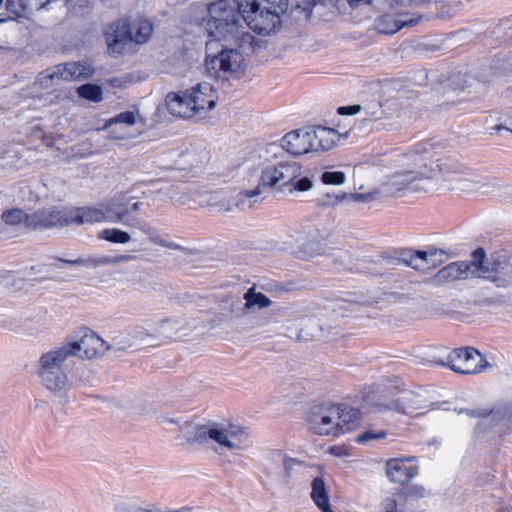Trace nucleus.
Returning <instances> with one entry per match:
<instances>
[{
	"instance_id": "nucleus-6",
	"label": "nucleus",
	"mask_w": 512,
	"mask_h": 512,
	"mask_svg": "<svg viewBox=\"0 0 512 512\" xmlns=\"http://www.w3.org/2000/svg\"><path fill=\"white\" fill-rule=\"evenodd\" d=\"M193 441L207 445L219 455L228 451H243L249 447V435L242 428H224L219 425H202L196 429Z\"/></svg>"
},
{
	"instance_id": "nucleus-32",
	"label": "nucleus",
	"mask_w": 512,
	"mask_h": 512,
	"mask_svg": "<svg viewBox=\"0 0 512 512\" xmlns=\"http://www.w3.org/2000/svg\"><path fill=\"white\" fill-rule=\"evenodd\" d=\"M277 169V175L282 185L292 182L301 173V167L296 162L280 163L275 166Z\"/></svg>"
},
{
	"instance_id": "nucleus-43",
	"label": "nucleus",
	"mask_w": 512,
	"mask_h": 512,
	"mask_svg": "<svg viewBox=\"0 0 512 512\" xmlns=\"http://www.w3.org/2000/svg\"><path fill=\"white\" fill-rule=\"evenodd\" d=\"M26 218V213L22 209H10L2 214V220L9 225L20 224Z\"/></svg>"
},
{
	"instance_id": "nucleus-56",
	"label": "nucleus",
	"mask_w": 512,
	"mask_h": 512,
	"mask_svg": "<svg viewBox=\"0 0 512 512\" xmlns=\"http://www.w3.org/2000/svg\"><path fill=\"white\" fill-rule=\"evenodd\" d=\"M347 1L353 7H356L360 4H371L372 3V0H347Z\"/></svg>"
},
{
	"instance_id": "nucleus-25",
	"label": "nucleus",
	"mask_w": 512,
	"mask_h": 512,
	"mask_svg": "<svg viewBox=\"0 0 512 512\" xmlns=\"http://www.w3.org/2000/svg\"><path fill=\"white\" fill-rule=\"evenodd\" d=\"M310 496L322 512H334L330 507L328 492L322 477H315L312 480Z\"/></svg>"
},
{
	"instance_id": "nucleus-2",
	"label": "nucleus",
	"mask_w": 512,
	"mask_h": 512,
	"mask_svg": "<svg viewBox=\"0 0 512 512\" xmlns=\"http://www.w3.org/2000/svg\"><path fill=\"white\" fill-rule=\"evenodd\" d=\"M474 258L472 262H453L443 267L435 275L436 282L442 284L462 280L477 273L478 277H483L496 288L503 289L500 294L502 298L512 300V268L509 267L505 255L497 254L490 261H484V251L478 248L474 252Z\"/></svg>"
},
{
	"instance_id": "nucleus-22",
	"label": "nucleus",
	"mask_w": 512,
	"mask_h": 512,
	"mask_svg": "<svg viewBox=\"0 0 512 512\" xmlns=\"http://www.w3.org/2000/svg\"><path fill=\"white\" fill-rule=\"evenodd\" d=\"M37 223L43 227H63L72 224L71 214L59 210H42L35 214Z\"/></svg>"
},
{
	"instance_id": "nucleus-34",
	"label": "nucleus",
	"mask_w": 512,
	"mask_h": 512,
	"mask_svg": "<svg viewBox=\"0 0 512 512\" xmlns=\"http://www.w3.org/2000/svg\"><path fill=\"white\" fill-rule=\"evenodd\" d=\"M152 25L149 21H139L131 26L132 42L137 44L145 43L151 36Z\"/></svg>"
},
{
	"instance_id": "nucleus-48",
	"label": "nucleus",
	"mask_w": 512,
	"mask_h": 512,
	"mask_svg": "<svg viewBox=\"0 0 512 512\" xmlns=\"http://www.w3.org/2000/svg\"><path fill=\"white\" fill-rule=\"evenodd\" d=\"M420 2L421 0H390V6L396 11H403L409 7L418 5Z\"/></svg>"
},
{
	"instance_id": "nucleus-64",
	"label": "nucleus",
	"mask_w": 512,
	"mask_h": 512,
	"mask_svg": "<svg viewBox=\"0 0 512 512\" xmlns=\"http://www.w3.org/2000/svg\"><path fill=\"white\" fill-rule=\"evenodd\" d=\"M0 22H2V20L0 19Z\"/></svg>"
},
{
	"instance_id": "nucleus-21",
	"label": "nucleus",
	"mask_w": 512,
	"mask_h": 512,
	"mask_svg": "<svg viewBox=\"0 0 512 512\" xmlns=\"http://www.w3.org/2000/svg\"><path fill=\"white\" fill-rule=\"evenodd\" d=\"M299 326L300 330L296 336L299 341L317 340L324 336V326L316 317L300 319Z\"/></svg>"
},
{
	"instance_id": "nucleus-13",
	"label": "nucleus",
	"mask_w": 512,
	"mask_h": 512,
	"mask_svg": "<svg viewBox=\"0 0 512 512\" xmlns=\"http://www.w3.org/2000/svg\"><path fill=\"white\" fill-rule=\"evenodd\" d=\"M64 344L71 350L72 357L81 359H92L107 352L106 341L90 330L85 331L78 340Z\"/></svg>"
},
{
	"instance_id": "nucleus-54",
	"label": "nucleus",
	"mask_w": 512,
	"mask_h": 512,
	"mask_svg": "<svg viewBox=\"0 0 512 512\" xmlns=\"http://www.w3.org/2000/svg\"><path fill=\"white\" fill-rule=\"evenodd\" d=\"M127 137H128V135L126 133H119V132H116L115 130H111L109 132L110 139L122 140V139H126Z\"/></svg>"
},
{
	"instance_id": "nucleus-15",
	"label": "nucleus",
	"mask_w": 512,
	"mask_h": 512,
	"mask_svg": "<svg viewBox=\"0 0 512 512\" xmlns=\"http://www.w3.org/2000/svg\"><path fill=\"white\" fill-rule=\"evenodd\" d=\"M485 360L474 348L453 350L447 357L448 366L461 374L479 372L484 366Z\"/></svg>"
},
{
	"instance_id": "nucleus-12",
	"label": "nucleus",
	"mask_w": 512,
	"mask_h": 512,
	"mask_svg": "<svg viewBox=\"0 0 512 512\" xmlns=\"http://www.w3.org/2000/svg\"><path fill=\"white\" fill-rule=\"evenodd\" d=\"M427 402L425 394L405 390L400 392L395 399L389 402L375 404L374 411L382 412L385 410H392L399 413L411 414L415 411L426 408L428 406Z\"/></svg>"
},
{
	"instance_id": "nucleus-39",
	"label": "nucleus",
	"mask_w": 512,
	"mask_h": 512,
	"mask_svg": "<svg viewBox=\"0 0 512 512\" xmlns=\"http://www.w3.org/2000/svg\"><path fill=\"white\" fill-rule=\"evenodd\" d=\"M130 332L134 347L140 344H152L155 339L153 333L141 326L130 329Z\"/></svg>"
},
{
	"instance_id": "nucleus-35",
	"label": "nucleus",
	"mask_w": 512,
	"mask_h": 512,
	"mask_svg": "<svg viewBox=\"0 0 512 512\" xmlns=\"http://www.w3.org/2000/svg\"><path fill=\"white\" fill-rule=\"evenodd\" d=\"M246 300L245 308L251 309L254 306L258 308H267L272 304V301L263 293L255 292L254 288L248 289L244 294Z\"/></svg>"
},
{
	"instance_id": "nucleus-11",
	"label": "nucleus",
	"mask_w": 512,
	"mask_h": 512,
	"mask_svg": "<svg viewBox=\"0 0 512 512\" xmlns=\"http://www.w3.org/2000/svg\"><path fill=\"white\" fill-rule=\"evenodd\" d=\"M338 414L336 404H322L313 407L307 418L309 429L318 435L338 436Z\"/></svg>"
},
{
	"instance_id": "nucleus-44",
	"label": "nucleus",
	"mask_w": 512,
	"mask_h": 512,
	"mask_svg": "<svg viewBox=\"0 0 512 512\" xmlns=\"http://www.w3.org/2000/svg\"><path fill=\"white\" fill-rule=\"evenodd\" d=\"M135 119H136V117H135L134 112L125 111V112L118 114L116 117L111 118L108 121V123L105 125V127H108V126H111L112 124H117V123H124V124L131 126V125L135 124Z\"/></svg>"
},
{
	"instance_id": "nucleus-57",
	"label": "nucleus",
	"mask_w": 512,
	"mask_h": 512,
	"mask_svg": "<svg viewBox=\"0 0 512 512\" xmlns=\"http://www.w3.org/2000/svg\"><path fill=\"white\" fill-rule=\"evenodd\" d=\"M142 205L143 204L141 202H134L132 204L129 202L130 213L139 211Z\"/></svg>"
},
{
	"instance_id": "nucleus-49",
	"label": "nucleus",
	"mask_w": 512,
	"mask_h": 512,
	"mask_svg": "<svg viewBox=\"0 0 512 512\" xmlns=\"http://www.w3.org/2000/svg\"><path fill=\"white\" fill-rule=\"evenodd\" d=\"M288 458L287 454H285L281 450H275L270 453L268 457V461L273 465L281 464L283 466L284 462Z\"/></svg>"
},
{
	"instance_id": "nucleus-1",
	"label": "nucleus",
	"mask_w": 512,
	"mask_h": 512,
	"mask_svg": "<svg viewBox=\"0 0 512 512\" xmlns=\"http://www.w3.org/2000/svg\"><path fill=\"white\" fill-rule=\"evenodd\" d=\"M399 165L418 181L431 179L438 171L441 188L461 192H477L484 187L481 177L451 156L437 157L427 145L419 144L399 160Z\"/></svg>"
},
{
	"instance_id": "nucleus-40",
	"label": "nucleus",
	"mask_w": 512,
	"mask_h": 512,
	"mask_svg": "<svg viewBox=\"0 0 512 512\" xmlns=\"http://www.w3.org/2000/svg\"><path fill=\"white\" fill-rule=\"evenodd\" d=\"M65 262L71 265L85 266L89 268H96L99 266L108 265L107 256L79 258L76 260H66Z\"/></svg>"
},
{
	"instance_id": "nucleus-28",
	"label": "nucleus",
	"mask_w": 512,
	"mask_h": 512,
	"mask_svg": "<svg viewBox=\"0 0 512 512\" xmlns=\"http://www.w3.org/2000/svg\"><path fill=\"white\" fill-rule=\"evenodd\" d=\"M379 195L378 191H373L370 193H353V194H338V195H329L327 194V200L324 202L325 205H337L343 199L349 198L353 202H361V203H369L377 199Z\"/></svg>"
},
{
	"instance_id": "nucleus-36",
	"label": "nucleus",
	"mask_w": 512,
	"mask_h": 512,
	"mask_svg": "<svg viewBox=\"0 0 512 512\" xmlns=\"http://www.w3.org/2000/svg\"><path fill=\"white\" fill-rule=\"evenodd\" d=\"M275 166L266 167L260 176L259 183L256 188H260L261 194L265 188H272L281 183L277 175Z\"/></svg>"
},
{
	"instance_id": "nucleus-33",
	"label": "nucleus",
	"mask_w": 512,
	"mask_h": 512,
	"mask_svg": "<svg viewBox=\"0 0 512 512\" xmlns=\"http://www.w3.org/2000/svg\"><path fill=\"white\" fill-rule=\"evenodd\" d=\"M259 195H261L260 188L241 191L235 197V205L242 211L252 209Z\"/></svg>"
},
{
	"instance_id": "nucleus-63",
	"label": "nucleus",
	"mask_w": 512,
	"mask_h": 512,
	"mask_svg": "<svg viewBox=\"0 0 512 512\" xmlns=\"http://www.w3.org/2000/svg\"><path fill=\"white\" fill-rule=\"evenodd\" d=\"M3 3V0H0V5Z\"/></svg>"
},
{
	"instance_id": "nucleus-23",
	"label": "nucleus",
	"mask_w": 512,
	"mask_h": 512,
	"mask_svg": "<svg viewBox=\"0 0 512 512\" xmlns=\"http://www.w3.org/2000/svg\"><path fill=\"white\" fill-rule=\"evenodd\" d=\"M71 218L72 224L76 225L106 221L102 204L98 207L78 208L75 213L71 214Z\"/></svg>"
},
{
	"instance_id": "nucleus-55",
	"label": "nucleus",
	"mask_w": 512,
	"mask_h": 512,
	"mask_svg": "<svg viewBox=\"0 0 512 512\" xmlns=\"http://www.w3.org/2000/svg\"><path fill=\"white\" fill-rule=\"evenodd\" d=\"M120 408L129 413H132L135 409L132 403H130L128 400H121Z\"/></svg>"
},
{
	"instance_id": "nucleus-37",
	"label": "nucleus",
	"mask_w": 512,
	"mask_h": 512,
	"mask_svg": "<svg viewBox=\"0 0 512 512\" xmlns=\"http://www.w3.org/2000/svg\"><path fill=\"white\" fill-rule=\"evenodd\" d=\"M99 238L118 244H125L131 241V236L128 232L117 228L104 229L99 234Z\"/></svg>"
},
{
	"instance_id": "nucleus-59",
	"label": "nucleus",
	"mask_w": 512,
	"mask_h": 512,
	"mask_svg": "<svg viewBox=\"0 0 512 512\" xmlns=\"http://www.w3.org/2000/svg\"><path fill=\"white\" fill-rule=\"evenodd\" d=\"M367 114H368L369 116H371V117H374V118H378V117H379V115H380V113H379L378 109H377V110H373V111H371V112H368Z\"/></svg>"
},
{
	"instance_id": "nucleus-14",
	"label": "nucleus",
	"mask_w": 512,
	"mask_h": 512,
	"mask_svg": "<svg viewBox=\"0 0 512 512\" xmlns=\"http://www.w3.org/2000/svg\"><path fill=\"white\" fill-rule=\"evenodd\" d=\"M218 96L213 86L208 82L198 83L188 89V103L191 104L193 117H203L214 109Z\"/></svg>"
},
{
	"instance_id": "nucleus-60",
	"label": "nucleus",
	"mask_w": 512,
	"mask_h": 512,
	"mask_svg": "<svg viewBox=\"0 0 512 512\" xmlns=\"http://www.w3.org/2000/svg\"><path fill=\"white\" fill-rule=\"evenodd\" d=\"M492 129H493V130H496V131H500V130H502V129L508 130V128L503 127V126H501V125H495Z\"/></svg>"
},
{
	"instance_id": "nucleus-8",
	"label": "nucleus",
	"mask_w": 512,
	"mask_h": 512,
	"mask_svg": "<svg viewBox=\"0 0 512 512\" xmlns=\"http://www.w3.org/2000/svg\"><path fill=\"white\" fill-rule=\"evenodd\" d=\"M251 30L268 35L281 25L288 9V0H241Z\"/></svg>"
},
{
	"instance_id": "nucleus-7",
	"label": "nucleus",
	"mask_w": 512,
	"mask_h": 512,
	"mask_svg": "<svg viewBox=\"0 0 512 512\" xmlns=\"http://www.w3.org/2000/svg\"><path fill=\"white\" fill-rule=\"evenodd\" d=\"M102 206L107 222L122 223L131 228H138L147 235L148 239L152 243L164 248L172 250L180 248L179 245L169 239L168 234L161 233L157 228L152 227L143 220L129 218V200H127L123 195L112 198L107 203L102 204Z\"/></svg>"
},
{
	"instance_id": "nucleus-31",
	"label": "nucleus",
	"mask_w": 512,
	"mask_h": 512,
	"mask_svg": "<svg viewBox=\"0 0 512 512\" xmlns=\"http://www.w3.org/2000/svg\"><path fill=\"white\" fill-rule=\"evenodd\" d=\"M107 351L121 352L134 347L130 330L121 331L115 334L110 343L106 342Z\"/></svg>"
},
{
	"instance_id": "nucleus-41",
	"label": "nucleus",
	"mask_w": 512,
	"mask_h": 512,
	"mask_svg": "<svg viewBox=\"0 0 512 512\" xmlns=\"http://www.w3.org/2000/svg\"><path fill=\"white\" fill-rule=\"evenodd\" d=\"M115 512H190L189 508H181L176 510L148 509L144 507H131L124 503L115 506Z\"/></svg>"
},
{
	"instance_id": "nucleus-52",
	"label": "nucleus",
	"mask_w": 512,
	"mask_h": 512,
	"mask_svg": "<svg viewBox=\"0 0 512 512\" xmlns=\"http://www.w3.org/2000/svg\"><path fill=\"white\" fill-rule=\"evenodd\" d=\"M135 259V256L133 255H115V256H107V262H108V265H115V264H120V263H126V262H129L131 260Z\"/></svg>"
},
{
	"instance_id": "nucleus-42",
	"label": "nucleus",
	"mask_w": 512,
	"mask_h": 512,
	"mask_svg": "<svg viewBox=\"0 0 512 512\" xmlns=\"http://www.w3.org/2000/svg\"><path fill=\"white\" fill-rule=\"evenodd\" d=\"M345 179V174L341 171H325L321 174V181L325 185H342Z\"/></svg>"
},
{
	"instance_id": "nucleus-20",
	"label": "nucleus",
	"mask_w": 512,
	"mask_h": 512,
	"mask_svg": "<svg viewBox=\"0 0 512 512\" xmlns=\"http://www.w3.org/2000/svg\"><path fill=\"white\" fill-rule=\"evenodd\" d=\"M165 105L174 116L193 118L192 107L188 103V90L184 93H169L166 96Z\"/></svg>"
},
{
	"instance_id": "nucleus-46",
	"label": "nucleus",
	"mask_w": 512,
	"mask_h": 512,
	"mask_svg": "<svg viewBox=\"0 0 512 512\" xmlns=\"http://www.w3.org/2000/svg\"><path fill=\"white\" fill-rule=\"evenodd\" d=\"M386 436V432L384 430L374 432L372 430H368L359 435L356 439L358 443H366L372 440L382 439Z\"/></svg>"
},
{
	"instance_id": "nucleus-26",
	"label": "nucleus",
	"mask_w": 512,
	"mask_h": 512,
	"mask_svg": "<svg viewBox=\"0 0 512 512\" xmlns=\"http://www.w3.org/2000/svg\"><path fill=\"white\" fill-rule=\"evenodd\" d=\"M420 18H410L409 20H395L390 15H384L378 19L377 29L383 34H393L403 27H411L418 24Z\"/></svg>"
},
{
	"instance_id": "nucleus-58",
	"label": "nucleus",
	"mask_w": 512,
	"mask_h": 512,
	"mask_svg": "<svg viewBox=\"0 0 512 512\" xmlns=\"http://www.w3.org/2000/svg\"><path fill=\"white\" fill-rule=\"evenodd\" d=\"M459 414H463V415H466V416H469V417H478V416H480V414L477 413L474 410H460Z\"/></svg>"
},
{
	"instance_id": "nucleus-4",
	"label": "nucleus",
	"mask_w": 512,
	"mask_h": 512,
	"mask_svg": "<svg viewBox=\"0 0 512 512\" xmlns=\"http://www.w3.org/2000/svg\"><path fill=\"white\" fill-rule=\"evenodd\" d=\"M72 358L71 350L63 343L44 352L37 362L40 383L57 396L64 395L72 386L65 370L66 362Z\"/></svg>"
},
{
	"instance_id": "nucleus-17",
	"label": "nucleus",
	"mask_w": 512,
	"mask_h": 512,
	"mask_svg": "<svg viewBox=\"0 0 512 512\" xmlns=\"http://www.w3.org/2000/svg\"><path fill=\"white\" fill-rule=\"evenodd\" d=\"M109 51L122 54L132 43L131 25L126 19H120L111 24L105 33Z\"/></svg>"
},
{
	"instance_id": "nucleus-19",
	"label": "nucleus",
	"mask_w": 512,
	"mask_h": 512,
	"mask_svg": "<svg viewBox=\"0 0 512 512\" xmlns=\"http://www.w3.org/2000/svg\"><path fill=\"white\" fill-rule=\"evenodd\" d=\"M419 182L414 176L402 168L400 165L398 169L388 176L387 181L384 183L386 192L390 194H394L404 190L405 188L413 186V189H418V186L415 185Z\"/></svg>"
},
{
	"instance_id": "nucleus-3",
	"label": "nucleus",
	"mask_w": 512,
	"mask_h": 512,
	"mask_svg": "<svg viewBox=\"0 0 512 512\" xmlns=\"http://www.w3.org/2000/svg\"><path fill=\"white\" fill-rule=\"evenodd\" d=\"M241 5V0H218L208 5V18L205 29L217 41L242 47L250 44L253 37L249 33V18Z\"/></svg>"
},
{
	"instance_id": "nucleus-27",
	"label": "nucleus",
	"mask_w": 512,
	"mask_h": 512,
	"mask_svg": "<svg viewBox=\"0 0 512 512\" xmlns=\"http://www.w3.org/2000/svg\"><path fill=\"white\" fill-rule=\"evenodd\" d=\"M6 9L14 19H28L33 14L29 0H6Z\"/></svg>"
},
{
	"instance_id": "nucleus-9",
	"label": "nucleus",
	"mask_w": 512,
	"mask_h": 512,
	"mask_svg": "<svg viewBox=\"0 0 512 512\" xmlns=\"http://www.w3.org/2000/svg\"><path fill=\"white\" fill-rule=\"evenodd\" d=\"M242 47L222 48L215 55H207L205 65L207 73L216 79L228 80L237 78L244 70V56L240 51Z\"/></svg>"
},
{
	"instance_id": "nucleus-5",
	"label": "nucleus",
	"mask_w": 512,
	"mask_h": 512,
	"mask_svg": "<svg viewBox=\"0 0 512 512\" xmlns=\"http://www.w3.org/2000/svg\"><path fill=\"white\" fill-rule=\"evenodd\" d=\"M341 135L335 129L317 126L297 129L281 140L282 148L293 156L331 150Z\"/></svg>"
},
{
	"instance_id": "nucleus-47",
	"label": "nucleus",
	"mask_w": 512,
	"mask_h": 512,
	"mask_svg": "<svg viewBox=\"0 0 512 512\" xmlns=\"http://www.w3.org/2000/svg\"><path fill=\"white\" fill-rule=\"evenodd\" d=\"M73 0H37L36 1V10H49L53 9L58 5H67L71 3Z\"/></svg>"
},
{
	"instance_id": "nucleus-24",
	"label": "nucleus",
	"mask_w": 512,
	"mask_h": 512,
	"mask_svg": "<svg viewBox=\"0 0 512 512\" xmlns=\"http://www.w3.org/2000/svg\"><path fill=\"white\" fill-rule=\"evenodd\" d=\"M339 412L337 418L338 435L353 430L359 424V412L355 408L344 404H336Z\"/></svg>"
},
{
	"instance_id": "nucleus-50",
	"label": "nucleus",
	"mask_w": 512,
	"mask_h": 512,
	"mask_svg": "<svg viewBox=\"0 0 512 512\" xmlns=\"http://www.w3.org/2000/svg\"><path fill=\"white\" fill-rule=\"evenodd\" d=\"M312 187H313V183H312L311 179H309L307 177L301 178L293 184L294 190L300 191V192L308 191Z\"/></svg>"
},
{
	"instance_id": "nucleus-61",
	"label": "nucleus",
	"mask_w": 512,
	"mask_h": 512,
	"mask_svg": "<svg viewBox=\"0 0 512 512\" xmlns=\"http://www.w3.org/2000/svg\"><path fill=\"white\" fill-rule=\"evenodd\" d=\"M319 0H308L309 6H314Z\"/></svg>"
},
{
	"instance_id": "nucleus-38",
	"label": "nucleus",
	"mask_w": 512,
	"mask_h": 512,
	"mask_svg": "<svg viewBox=\"0 0 512 512\" xmlns=\"http://www.w3.org/2000/svg\"><path fill=\"white\" fill-rule=\"evenodd\" d=\"M77 93L81 98L86 100L93 102L102 101V88L95 84H84L77 89Z\"/></svg>"
},
{
	"instance_id": "nucleus-53",
	"label": "nucleus",
	"mask_w": 512,
	"mask_h": 512,
	"mask_svg": "<svg viewBox=\"0 0 512 512\" xmlns=\"http://www.w3.org/2000/svg\"><path fill=\"white\" fill-rule=\"evenodd\" d=\"M361 110L360 105L343 106L338 109V113L341 115H354Z\"/></svg>"
},
{
	"instance_id": "nucleus-45",
	"label": "nucleus",
	"mask_w": 512,
	"mask_h": 512,
	"mask_svg": "<svg viewBox=\"0 0 512 512\" xmlns=\"http://www.w3.org/2000/svg\"><path fill=\"white\" fill-rule=\"evenodd\" d=\"M335 310L344 315V312H356L358 302L354 300L339 299L335 304Z\"/></svg>"
},
{
	"instance_id": "nucleus-16",
	"label": "nucleus",
	"mask_w": 512,
	"mask_h": 512,
	"mask_svg": "<svg viewBox=\"0 0 512 512\" xmlns=\"http://www.w3.org/2000/svg\"><path fill=\"white\" fill-rule=\"evenodd\" d=\"M445 253L440 249H429L428 251H415L409 257L404 259H389L387 264L391 266L405 265L415 270H424L429 267H435L444 261Z\"/></svg>"
},
{
	"instance_id": "nucleus-10",
	"label": "nucleus",
	"mask_w": 512,
	"mask_h": 512,
	"mask_svg": "<svg viewBox=\"0 0 512 512\" xmlns=\"http://www.w3.org/2000/svg\"><path fill=\"white\" fill-rule=\"evenodd\" d=\"M94 74V68L86 62H69L56 65L41 72L37 84L43 89H49L55 80H85Z\"/></svg>"
},
{
	"instance_id": "nucleus-30",
	"label": "nucleus",
	"mask_w": 512,
	"mask_h": 512,
	"mask_svg": "<svg viewBox=\"0 0 512 512\" xmlns=\"http://www.w3.org/2000/svg\"><path fill=\"white\" fill-rule=\"evenodd\" d=\"M307 468L308 465L304 461L288 456V458L283 464V473L281 476V481L287 485L290 483L292 478L296 477L298 474L302 473Z\"/></svg>"
},
{
	"instance_id": "nucleus-62",
	"label": "nucleus",
	"mask_w": 512,
	"mask_h": 512,
	"mask_svg": "<svg viewBox=\"0 0 512 512\" xmlns=\"http://www.w3.org/2000/svg\"><path fill=\"white\" fill-rule=\"evenodd\" d=\"M335 450H336V448H335V447L331 448V452H332V453H335Z\"/></svg>"
},
{
	"instance_id": "nucleus-51",
	"label": "nucleus",
	"mask_w": 512,
	"mask_h": 512,
	"mask_svg": "<svg viewBox=\"0 0 512 512\" xmlns=\"http://www.w3.org/2000/svg\"><path fill=\"white\" fill-rule=\"evenodd\" d=\"M381 509L383 512H396L397 509V501L393 497H386L381 502Z\"/></svg>"
},
{
	"instance_id": "nucleus-29",
	"label": "nucleus",
	"mask_w": 512,
	"mask_h": 512,
	"mask_svg": "<svg viewBox=\"0 0 512 512\" xmlns=\"http://www.w3.org/2000/svg\"><path fill=\"white\" fill-rule=\"evenodd\" d=\"M183 328V321L179 318H165L156 324L155 332L164 337L172 338Z\"/></svg>"
},
{
	"instance_id": "nucleus-18",
	"label": "nucleus",
	"mask_w": 512,
	"mask_h": 512,
	"mask_svg": "<svg viewBox=\"0 0 512 512\" xmlns=\"http://www.w3.org/2000/svg\"><path fill=\"white\" fill-rule=\"evenodd\" d=\"M418 469L411 458L391 459L387 462L386 473L388 478L400 485L408 484L417 474Z\"/></svg>"
}]
</instances>
